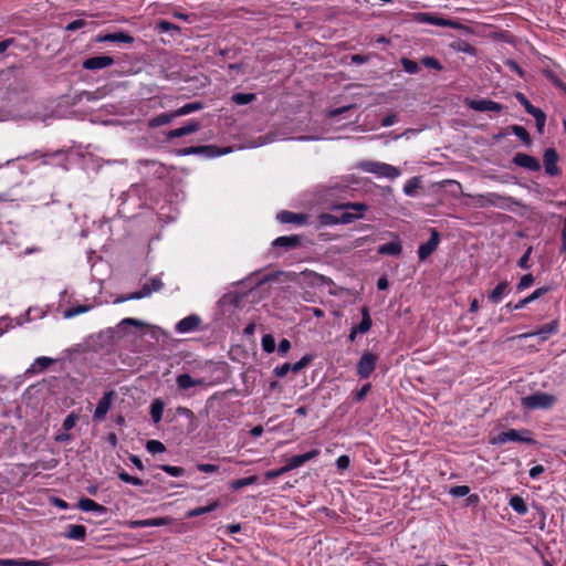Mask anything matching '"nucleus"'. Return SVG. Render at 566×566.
<instances>
[{
	"instance_id": "1",
	"label": "nucleus",
	"mask_w": 566,
	"mask_h": 566,
	"mask_svg": "<svg viewBox=\"0 0 566 566\" xmlns=\"http://www.w3.org/2000/svg\"><path fill=\"white\" fill-rule=\"evenodd\" d=\"M127 326L143 328L148 325L145 322L136 318H124L118 323V325L114 329H107L95 335H90L84 340L85 349L98 352L112 347L117 338H122L125 336Z\"/></svg>"
},
{
	"instance_id": "2",
	"label": "nucleus",
	"mask_w": 566,
	"mask_h": 566,
	"mask_svg": "<svg viewBox=\"0 0 566 566\" xmlns=\"http://www.w3.org/2000/svg\"><path fill=\"white\" fill-rule=\"evenodd\" d=\"M479 208L495 207L499 209L507 210L512 206H521V203L513 197L503 196L496 192H488L484 195L471 196Z\"/></svg>"
},
{
	"instance_id": "3",
	"label": "nucleus",
	"mask_w": 566,
	"mask_h": 566,
	"mask_svg": "<svg viewBox=\"0 0 566 566\" xmlns=\"http://www.w3.org/2000/svg\"><path fill=\"white\" fill-rule=\"evenodd\" d=\"M358 168L365 172L388 179H396L400 176V170L397 167L375 160H363L358 164Z\"/></svg>"
},
{
	"instance_id": "4",
	"label": "nucleus",
	"mask_w": 566,
	"mask_h": 566,
	"mask_svg": "<svg viewBox=\"0 0 566 566\" xmlns=\"http://www.w3.org/2000/svg\"><path fill=\"white\" fill-rule=\"evenodd\" d=\"M164 287V283L159 277L150 279L149 283L143 284L142 289L137 292L120 296L115 300V303H123L130 300H140L150 296L154 292H158Z\"/></svg>"
},
{
	"instance_id": "5",
	"label": "nucleus",
	"mask_w": 566,
	"mask_h": 566,
	"mask_svg": "<svg viewBox=\"0 0 566 566\" xmlns=\"http://www.w3.org/2000/svg\"><path fill=\"white\" fill-rule=\"evenodd\" d=\"M556 397L546 392H536L522 398V406L527 409H548L556 402Z\"/></svg>"
},
{
	"instance_id": "6",
	"label": "nucleus",
	"mask_w": 566,
	"mask_h": 566,
	"mask_svg": "<svg viewBox=\"0 0 566 566\" xmlns=\"http://www.w3.org/2000/svg\"><path fill=\"white\" fill-rule=\"evenodd\" d=\"M415 19L417 22H420V23H427V24L439 25V27H449L452 29L461 28V24L457 21L444 19L442 17H439L437 14L429 13V12L416 13Z\"/></svg>"
},
{
	"instance_id": "7",
	"label": "nucleus",
	"mask_w": 566,
	"mask_h": 566,
	"mask_svg": "<svg viewBox=\"0 0 566 566\" xmlns=\"http://www.w3.org/2000/svg\"><path fill=\"white\" fill-rule=\"evenodd\" d=\"M509 441L523 442L528 444L535 443V440L530 436L528 430L518 431L515 429H510L507 431L499 433V436L496 437V442L499 443H506Z\"/></svg>"
},
{
	"instance_id": "8",
	"label": "nucleus",
	"mask_w": 566,
	"mask_h": 566,
	"mask_svg": "<svg viewBox=\"0 0 566 566\" xmlns=\"http://www.w3.org/2000/svg\"><path fill=\"white\" fill-rule=\"evenodd\" d=\"M378 357L370 353L365 352L357 363V374L360 378H368L375 370Z\"/></svg>"
},
{
	"instance_id": "9",
	"label": "nucleus",
	"mask_w": 566,
	"mask_h": 566,
	"mask_svg": "<svg viewBox=\"0 0 566 566\" xmlns=\"http://www.w3.org/2000/svg\"><path fill=\"white\" fill-rule=\"evenodd\" d=\"M512 163L518 167L525 168L530 171H539L541 170V164L539 161L527 154L524 153H516L514 157L512 158Z\"/></svg>"
},
{
	"instance_id": "10",
	"label": "nucleus",
	"mask_w": 566,
	"mask_h": 566,
	"mask_svg": "<svg viewBox=\"0 0 566 566\" xmlns=\"http://www.w3.org/2000/svg\"><path fill=\"white\" fill-rule=\"evenodd\" d=\"M440 237L436 229L431 230L429 240L420 244L418 249V256L420 261H424L439 245Z\"/></svg>"
},
{
	"instance_id": "11",
	"label": "nucleus",
	"mask_w": 566,
	"mask_h": 566,
	"mask_svg": "<svg viewBox=\"0 0 566 566\" xmlns=\"http://www.w3.org/2000/svg\"><path fill=\"white\" fill-rule=\"evenodd\" d=\"M468 106L476 112H501L503 109V105L491 101V99H471L468 102Z\"/></svg>"
},
{
	"instance_id": "12",
	"label": "nucleus",
	"mask_w": 566,
	"mask_h": 566,
	"mask_svg": "<svg viewBox=\"0 0 566 566\" xmlns=\"http://www.w3.org/2000/svg\"><path fill=\"white\" fill-rule=\"evenodd\" d=\"M114 397H115V392L113 390L104 394V396L101 398V400L98 401V403L95 408V411H94L95 420L102 421L105 419V417L112 406Z\"/></svg>"
},
{
	"instance_id": "13",
	"label": "nucleus",
	"mask_w": 566,
	"mask_h": 566,
	"mask_svg": "<svg viewBox=\"0 0 566 566\" xmlns=\"http://www.w3.org/2000/svg\"><path fill=\"white\" fill-rule=\"evenodd\" d=\"M558 332V323L557 321H553L548 324L543 325L541 328H538L535 332L531 333H524L518 335V338H527L532 336H538L541 340H546L551 335H554Z\"/></svg>"
},
{
	"instance_id": "14",
	"label": "nucleus",
	"mask_w": 566,
	"mask_h": 566,
	"mask_svg": "<svg viewBox=\"0 0 566 566\" xmlns=\"http://www.w3.org/2000/svg\"><path fill=\"white\" fill-rule=\"evenodd\" d=\"M229 153V149L217 150L213 146H191L187 148L179 149L177 154L179 156L187 155H197V154H207L209 156L222 155Z\"/></svg>"
},
{
	"instance_id": "15",
	"label": "nucleus",
	"mask_w": 566,
	"mask_h": 566,
	"mask_svg": "<svg viewBox=\"0 0 566 566\" xmlns=\"http://www.w3.org/2000/svg\"><path fill=\"white\" fill-rule=\"evenodd\" d=\"M318 454H319V450L313 449L306 453L293 455L286 460L285 467H286L287 471L290 472L296 468L302 467L304 463L316 458Z\"/></svg>"
},
{
	"instance_id": "16",
	"label": "nucleus",
	"mask_w": 566,
	"mask_h": 566,
	"mask_svg": "<svg viewBox=\"0 0 566 566\" xmlns=\"http://www.w3.org/2000/svg\"><path fill=\"white\" fill-rule=\"evenodd\" d=\"M544 166L545 171L549 176H557L559 174V168L557 166L558 155L554 148H547L544 153Z\"/></svg>"
},
{
	"instance_id": "17",
	"label": "nucleus",
	"mask_w": 566,
	"mask_h": 566,
	"mask_svg": "<svg viewBox=\"0 0 566 566\" xmlns=\"http://www.w3.org/2000/svg\"><path fill=\"white\" fill-rule=\"evenodd\" d=\"M200 324H201V318L198 315L192 314V315H189V316L180 319L176 324L175 329L177 333L186 334V333L196 331Z\"/></svg>"
},
{
	"instance_id": "18",
	"label": "nucleus",
	"mask_w": 566,
	"mask_h": 566,
	"mask_svg": "<svg viewBox=\"0 0 566 566\" xmlns=\"http://www.w3.org/2000/svg\"><path fill=\"white\" fill-rule=\"evenodd\" d=\"M115 63L112 56L101 55L88 57L83 62V67L85 70H101L107 66H111Z\"/></svg>"
},
{
	"instance_id": "19",
	"label": "nucleus",
	"mask_w": 566,
	"mask_h": 566,
	"mask_svg": "<svg viewBox=\"0 0 566 566\" xmlns=\"http://www.w3.org/2000/svg\"><path fill=\"white\" fill-rule=\"evenodd\" d=\"M301 243L302 237L294 234L279 237L272 242V245L274 248H284L285 250H292L298 248Z\"/></svg>"
},
{
	"instance_id": "20",
	"label": "nucleus",
	"mask_w": 566,
	"mask_h": 566,
	"mask_svg": "<svg viewBox=\"0 0 566 566\" xmlns=\"http://www.w3.org/2000/svg\"><path fill=\"white\" fill-rule=\"evenodd\" d=\"M199 129H200V123L196 122V120H191L182 127L170 130L167 135V138L168 139L179 138V137L196 133Z\"/></svg>"
},
{
	"instance_id": "21",
	"label": "nucleus",
	"mask_w": 566,
	"mask_h": 566,
	"mask_svg": "<svg viewBox=\"0 0 566 566\" xmlns=\"http://www.w3.org/2000/svg\"><path fill=\"white\" fill-rule=\"evenodd\" d=\"M168 523H169L168 517H155V518L132 521V522H129V526L132 528L156 527V526L167 525Z\"/></svg>"
},
{
	"instance_id": "22",
	"label": "nucleus",
	"mask_w": 566,
	"mask_h": 566,
	"mask_svg": "<svg viewBox=\"0 0 566 566\" xmlns=\"http://www.w3.org/2000/svg\"><path fill=\"white\" fill-rule=\"evenodd\" d=\"M77 507L84 512H94L97 514H106V512H107V507L96 503L95 501H93L88 497H82L77 502Z\"/></svg>"
},
{
	"instance_id": "23",
	"label": "nucleus",
	"mask_w": 566,
	"mask_h": 566,
	"mask_svg": "<svg viewBox=\"0 0 566 566\" xmlns=\"http://www.w3.org/2000/svg\"><path fill=\"white\" fill-rule=\"evenodd\" d=\"M97 42H122V43H133L134 38L126 33V32H116V33H108L105 35H98L96 38Z\"/></svg>"
},
{
	"instance_id": "24",
	"label": "nucleus",
	"mask_w": 566,
	"mask_h": 566,
	"mask_svg": "<svg viewBox=\"0 0 566 566\" xmlns=\"http://www.w3.org/2000/svg\"><path fill=\"white\" fill-rule=\"evenodd\" d=\"M402 252V245L398 238L396 240L378 247V253L382 255L399 256Z\"/></svg>"
},
{
	"instance_id": "25",
	"label": "nucleus",
	"mask_w": 566,
	"mask_h": 566,
	"mask_svg": "<svg viewBox=\"0 0 566 566\" xmlns=\"http://www.w3.org/2000/svg\"><path fill=\"white\" fill-rule=\"evenodd\" d=\"M176 382L179 389L187 390L191 387L201 386L202 379H195L189 374H180L176 378Z\"/></svg>"
},
{
	"instance_id": "26",
	"label": "nucleus",
	"mask_w": 566,
	"mask_h": 566,
	"mask_svg": "<svg viewBox=\"0 0 566 566\" xmlns=\"http://www.w3.org/2000/svg\"><path fill=\"white\" fill-rule=\"evenodd\" d=\"M55 360L50 357H38L33 364L27 369V374H38L45 370L49 366H51Z\"/></svg>"
},
{
	"instance_id": "27",
	"label": "nucleus",
	"mask_w": 566,
	"mask_h": 566,
	"mask_svg": "<svg viewBox=\"0 0 566 566\" xmlns=\"http://www.w3.org/2000/svg\"><path fill=\"white\" fill-rule=\"evenodd\" d=\"M65 537L69 539L83 542L86 537V528L85 526L78 524L69 525Z\"/></svg>"
},
{
	"instance_id": "28",
	"label": "nucleus",
	"mask_w": 566,
	"mask_h": 566,
	"mask_svg": "<svg viewBox=\"0 0 566 566\" xmlns=\"http://www.w3.org/2000/svg\"><path fill=\"white\" fill-rule=\"evenodd\" d=\"M526 112L535 118L536 128L538 133H542L546 123L545 113L541 108H537L533 105L530 106V108Z\"/></svg>"
},
{
	"instance_id": "29",
	"label": "nucleus",
	"mask_w": 566,
	"mask_h": 566,
	"mask_svg": "<svg viewBox=\"0 0 566 566\" xmlns=\"http://www.w3.org/2000/svg\"><path fill=\"white\" fill-rule=\"evenodd\" d=\"M277 220L282 223H303L305 221V216L291 211H281L277 214Z\"/></svg>"
},
{
	"instance_id": "30",
	"label": "nucleus",
	"mask_w": 566,
	"mask_h": 566,
	"mask_svg": "<svg viewBox=\"0 0 566 566\" xmlns=\"http://www.w3.org/2000/svg\"><path fill=\"white\" fill-rule=\"evenodd\" d=\"M175 117H177V115H174V112L171 113H161L159 114L158 116L156 117H153L149 122H148V127L150 128H156V127H159V126H163V125H167L169 124Z\"/></svg>"
},
{
	"instance_id": "31",
	"label": "nucleus",
	"mask_w": 566,
	"mask_h": 566,
	"mask_svg": "<svg viewBox=\"0 0 566 566\" xmlns=\"http://www.w3.org/2000/svg\"><path fill=\"white\" fill-rule=\"evenodd\" d=\"M219 506H220L219 501H213L212 503H210L207 506H200V507H196L193 510L188 511L186 513V517L190 518V517H196V516H199L202 514H207V513H210V512L217 510Z\"/></svg>"
},
{
	"instance_id": "32",
	"label": "nucleus",
	"mask_w": 566,
	"mask_h": 566,
	"mask_svg": "<svg viewBox=\"0 0 566 566\" xmlns=\"http://www.w3.org/2000/svg\"><path fill=\"white\" fill-rule=\"evenodd\" d=\"M509 290V283L507 282H501L496 285V287L489 294V300L492 303H499L502 297L506 294Z\"/></svg>"
},
{
	"instance_id": "33",
	"label": "nucleus",
	"mask_w": 566,
	"mask_h": 566,
	"mask_svg": "<svg viewBox=\"0 0 566 566\" xmlns=\"http://www.w3.org/2000/svg\"><path fill=\"white\" fill-rule=\"evenodd\" d=\"M354 327L359 334H365L370 329L371 318L367 307L361 308V322Z\"/></svg>"
},
{
	"instance_id": "34",
	"label": "nucleus",
	"mask_w": 566,
	"mask_h": 566,
	"mask_svg": "<svg viewBox=\"0 0 566 566\" xmlns=\"http://www.w3.org/2000/svg\"><path fill=\"white\" fill-rule=\"evenodd\" d=\"M510 506L520 515H525L528 511L525 501L518 495H514L510 499Z\"/></svg>"
},
{
	"instance_id": "35",
	"label": "nucleus",
	"mask_w": 566,
	"mask_h": 566,
	"mask_svg": "<svg viewBox=\"0 0 566 566\" xmlns=\"http://www.w3.org/2000/svg\"><path fill=\"white\" fill-rule=\"evenodd\" d=\"M256 481H258V476L256 475H251V476H248V478H242V479H238V480L232 481L229 484V488L232 491H238V490H240V489H242L244 486H248V485L256 483Z\"/></svg>"
},
{
	"instance_id": "36",
	"label": "nucleus",
	"mask_w": 566,
	"mask_h": 566,
	"mask_svg": "<svg viewBox=\"0 0 566 566\" xmlns=\"http://www.w3.org/2000/svg\"><path fill=\"white\" fill-rule=\"evenodd\" d=\"M164 411V402L160 399H155L150 406V416L155 423L161 420Z\"/></svg>"
},
{
	"instance_id": "37",
	"label": "nucleus",
	"mask_w": 566,
	"mask_h": 566,
	"mask_svg": "<svg viewBox=\"0 0 566 566\" xmlns=\"http://www.w3.org/2000/svg\"><path fill=\"white\" fill-rule=\"evenodd\" d=\"M203 105L200 102L188 103L182 107L174 111V115H177V117L188 115L190 113L200 111Z\"/></svg>"
},
{
	"instance_id": "38",
	"label": "nucleus",
	"mask_w": 566,
	"mask_h": 566,
	"mask_svg": "<svg viewBox=\"0 0 566 566\" xmlns=\"http://www.w3.org/2000/svg\"><path fill=\"white\" fill-rule=\"evenodd\" d=\"M280 276H284L286 281H296L297 280V276L298 274L294 273V272H283V271H277V272H273V273H270L268 274L264 279H263V282H272V281H276L279 280Z\"/></svg>"
},
{
	"instance_id": "39",
	"label": "nucleus",
	"mask_w": 566,
	"mask_h": 566,
	"mask_svg": "<svg viewBox=\"0 0 566 566\" xmlns=\"http://www.w3.org/2000/svg\"><path fill=\"white\" fill-rule=\"evenodd\" d=\"M452 48L458 52L467 53L469 55L476 54V49L464 40H459V41L454 42L452 44Z\"/></svg>"
},
{
	"instance_id": "40",
	"label": "nucleus",
	"mask_w": 566,
	"mask_h": 566,
	"mask_svg": "<svg viewBox=\"0 0 566 566\" xmlns=\"http://www.w3.org/2000/svg\"><path fill=\"white\" fill-rule=\"evenodd\" d=\"M512 133L518 137L526 146H530L532 143V139L530 137L528 132L520 125H513L511 126Z\"/></svg>"
},
{
	"instance_id": "41",
	"label": "nucleus",
	"mask_w": 566,
	"mask_h": 566,
	"mask_svg": "<svg viewBox=\"0 0 566 566\" xmlns=\"http://www.w3.org/2000/svg\"><path fill=\"white\" fill-rule=\"evenodd\" d=\"M91 308H92V306H90V305L73 306V307L65 310L63 313V316H64V318H72L80 314L88 312Z\"/></svg>"
},
{
	"instance_id": "42",
	"label": "nucleus",
	"mask_w": 566,
	"mask_h": 566,
	"mask_svg": "<svg viewBox=\"0 0 566 566\" xmlns=\"http://www.w3.org/2000/svg\"><path fill=\"white\" fill-rule=\"evenodd\" d=\"M255 99L253 93H237L232 96V101L238 105H247Z\"/></svg>"
},
{
	"instance_id": "43",
	"label": "nucleus",
	"mask_w": 566,
	"mask_h": 566,
	"mask_svg": "<svg viewBox=\"0 0 566 566\" xmlns=\"http://www.w3.org/2000/svg\"><path fill=\"white\" fill-rule=\"evenodd\" d=\"M420 182H421V180L419 177H413V178L409 179L406 182V185L403 186V192L407 196H413L416 193V190L419 188Z\"/></svg>"
},
{
	"instance_id": "44",
	"label": "nucleus",
	"mask_w": 566,
	"mask_h": 566,
	"mask_svg": "<svg viewBox=\"0 0 566 566\" xmlns=\"http://www.w3.org/2000/svg\"><path fill=\"white\" fill-rule=\"evenodd\" d=\"M400 63L402 65L403 71L408 74H417L420 70L418 63L410 59L402 57Z\"/></svg>"
},
{
	"instance_id": "45",
	"label": "nucleus",
	"mask_w": 566,
	"mask_h": 566,
	"mask_svg": "<svg viewBox=\"0 0 566 566\" xmlns=\"http://www.w3.org/2000/svg\"><path fill=\"white\" fill-rule=\"evenodd\" d=\"M336 209H345V210H353V213H359V218L363 217V212L367 209V206L365 203L360 202H354V203H346L340 205L336 207Z\"/></svg>"
},
{
	"instance_id": "46",
	"label": "nucleus",
	"mask_w": 566,
	"mask_h": 566,
	"mask_svg": "<svg viewBox=\"0 0 566 566\" xmlns=\"http://www.w3.org/2000/svg\"><path fill=\"white\" fill-rule=\"evenodd\" d=\"M262 348L266 353H273L275 350V339L271 334H265L261 340Z\"/></svg>"
},
{
	"instance_id": "47",
	"label": "nucleus",
	"mask_w": 566,
	"mask_h": 566,
	"mask_svg": "<svg viewBox=\"0 0 566 566\" xmlns=\"http://www.w3.org/2000/svg\"><path fill=\"white\" fill-rule=\"evenodd\" d=\"M146 449L148 452L153 453V454H156V453H161L165 451V446L158 441V440H149L147 441L146 443Z\"/></svg>"
},
{
	"instance_id": "48",
	"label": "nucleus",
	"mask_w": 566,
	"mask_h": 566,
	"mask_svg": "<svg viewBox=\"0 0 566 566\" xmlns=\"http://www.w3.org/2000/svg\"><path fill=\"white\" fill-rule=\"evenodd\" d=\"M118 478L125 482V483H129V484H133V485H137V486H140L144 484V482L139 479V478H136V476H132L129 475L127 472L125 471H120L118 473Z\"/></svg>"
},
{
	"instance_id": "49",
	"label": "nucleus",
	"mask_w": 566,
	"mask_h": 566,
	"mask_svg": "<svg viewBox=\"0 0 566 566\" xmlns=\"http://www.w3.org/2000/svg\"><path fill=\"white\" fill-rule=\"evenodd\" d=\"M53 564L50 557L39 560H28L21 558V566H51Z\"/></svg>"
},
{
	"instance_id": "50",
	"label": "nucleus",
	"mask_w": 566,
	"mask_h": 566,
	"mask_svg": "<svg viewBox=\"0 0 566 566\" xmlns=\"http://www.w3.org/2000/svg\"><path fill=\"white\" fill-rule=\"evenodd\" d=\"M163 471L171 476H181L185 473V470L181 467H172L169 464H163L159 467Z\"/></svg>"
},
{
	"instance_id": "51",
	"label": "nucleus",
	"mask_w": 566,
	"mask_h": 566,
	"mask_svg": "<svg viewBox=\"0 0 566 566\" xmlns=\"http://www.w3.org/2000/svg\"><path fill=\"white\" fill-rule=\"evenodd\" d=\"M533 283L534 276L532 274H525L521 277L518 284L516 285V289L518 292H522L525 289L530 287Z\"/></svg>"
},
{
	"instance_id": "52",
	"label": "nucleus",
	"mask_w": 566,
	"mask_h": 566,
	"mask_svg": "<svg viewBox=\"0 0 566 566\" xmlns=\"http://www.w3.org/2000/svg\"><path fill=\"white\" fill-rule=\"evenodd\" d=\"M356 219H359V213H353L349 211H344L338 216L339 223L347 224L354 222Z\"/></svg>"
},
{
	"instance_id": "53",
	"label": "nucleus",
	"mask_w": 566,
	"mask_h": 566,
	"mask_svg": "<svg viewBox=\"0 0 566 566\" xmlns=\"http://www.w3.org/2000/svg\"><path fill=\"white\" fill-rule=\"evenodd\" d=\"M321 223L324 226H335L339 224L338 216L332 213H323L319 217Z\"/></svg>"
},
{
	"instance_id": "54",
	"label": "nucleus",
	"mask_w": 566,
	"mask_h": 566,
	"mask_svg": "<svg viewBox=\"0 0 566 566\" xmlns=\"http://www.w3.org/2000/svg\"><path fill=\"white\" fill-rule=\"evenodd\" d=\"M449 493L454 497H462L470 493V488L467 485H457L451 488Z\"/></svg>"
},
{
	"instance_id": "55",
	"label": "nucleus",
	"mask_w": 566,
	"mask_h": 566,
	"mask_svg": "<svg viewBox=\"0 0 566 566\" xmlns=\"http://www.w3.org/2000/svg\"><path fill=\"white\" fill-rule=\"evenodd\" d=\"M421 63L426 67H431V69H434L437 71L442 70L441 63L436 57H432V56H424V57H422L421 59Z\"/></svg>"
},
{
	"instance_id": "56",
	"label": "nucleus",
	"mask_w": 566,
	"mask_h": 566,
	"mask_svg": "<svg viewBox=\"0 0 566 566\" xmlns=\"http://www.w3.org/2000/svg\"><path fill=\"white\" fill-rule=\"evenodd\" d=\"M310 363H311V357L304 356L298 361H296L294 365H291V371H293L294 374H297L303 368H305Z\"/></svg>"
},
{
	"instance_id": "57",
	"label": "nucleus",
	"mask_w": 566,
	"mask_h": 566,
	"mask_svg": "<svg viewBox=\"0 0 566 566\" xmlns=\"http://www.w3.org/2000/svg\"><path fill=\"white\" fill-rule=\"evenodd\" d=\"M156 29H158L160 32H168V31H179V27L169 22V21H166V20H161L157 23L156 25Z\"/></svg>"
},
{
	"instance_id": "58",
	"label": "nucleus",
	"mask_w": 566,
	"mask_h": 566,
	"mask_svg": "<svg viewBox=\"0 0 566 566\" xmlns=\"http://www.w3.org/2000/svg\"><path fill=\"white\" fill-rule=\"evenodd\" d=\"M78 420V417L75 413H70L63 421V429L69 431L73 429Z\"/></svg>"
},
{
	"instance_id": "59",
	"label": "nucleus",
	"mask_w": 566,
	"mask_h": 566,
	"mask_svg": "<svg viewBox=\"0 0 566 566\" xmlns=\"http://www.w3.org/2000/svg\"><path fill=\"white\" fill-rule=\"evenodd\" d=\"M533 248L528 247L525 251V253L521 256L517 264L521 269L527 270L530 268L528 260L532 254Z\"/></svg>"
},
{
	"instance_id": "60",
	"label": "nucleus",
	"mask_w": 566,
	"mask_h": 566,
	"mask_svg": "<svg viewBox=\"0 0 566 566\" xmlns=\"http://www.w3.org/2000/svg\"><path fill=\"white\" fill-rule=\"evenodd\" d=\"M196 468L198 471L205 472V473H214V472H218V470H219L218 465L210 464V463H198Z\"/></svg>"
},
{
	"instance_id": "61",
	"label": "nucleus",
	"mask_w": 566,
	"mask_h": 566,
	"mask_svg": "<svg viewBox=\"0 0 566 566\" xmlns=\"http://www.w3.org/2000/svg\"><path fill=\"white\" fill-rule=\"evenodd\" d=\"M549 291L548 287H539V289H536L532 294H530L526 298L528 301V303H532L534 302L535 300L539 298L541 296H543L545 293H547Z\"/></svg>"
},
{
	"instance_id": "62",
	"label": "nucleus",
	"mask_w": 566,
	"mask_h": 566,
	"mask_svg": "<svg viewBox=\"0 0 566 566\" xmlns=\"http://www.w3.org/2000/svg\"><path fill=\"white\" fill-rule=\"evenodd\" d=\"M349 464H350V459L348 455H340L337 460H336V465H337V469L338 470H347L349 468Z\"/></svg>"
},
{
	"instance_id": "63",
	"label": "nucleus",
	"mask_w": 566,
	"mask_h": 566,
	"mask_svg": "<svg viewBox=\"0 0 566 566\" xmlns=\"http://www.w3.org/2000/svg\"><path fill=\"white\" fill-rule=\"evenodd\" d=\"M289 371H291V364L289 363L274 368V375L277 377H284Z\"/></svg>"
},
{
	"instance_id": "64",
	"label": "nucleus",
	"mask_w": 566,
	"mask_h": 566,
	"mask_svg": "<svg viewBox=\"0 0 566 566\" xmlns=\"http://www.w3.org/2000/svg\"><path fill=\"white\" fill-rule=\"evenodd\" d=\"M0 566H21V558H0Z\"/></svg>"
}]
</instances>
